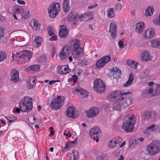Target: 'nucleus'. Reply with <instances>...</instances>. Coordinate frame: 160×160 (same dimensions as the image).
I'll return each instance as SVG.
<instances>
[{
    "label": "nucleus",
    "mask_w": 160,
    "mask_h": 160,
    "mask_svg": "<svg viewBox=\"0 0 160 160\" xmlns=\"http://www.w3.org/2000/svg\"><path fill=\"white\" fill-rule=\"evenodd\" d=\"M71 50L73 58L79 59L84 55L83 49L80 47V41L77 39H72L71 42Z\"/></svg>",
    "instance_id": "obj_1"
},
{
    "label": "nucleus",
    "mask_w": 160,
    "mask_h": 160,
    "mask_svg": "<svg viewBox=\"0 0 160 160\" xmlns=\"http://www.w3.org/2000/svg\"><path fill=\"white\" fill-rule=\"evenodd\" d=\"M20 108H17L16 111L19 113L20 111L25 112L31 110L33 108L32 99L29 97L25 96L21 99L19 103Z\"/></svg>",
    "instance_id": "obj_2"
},
{
    "label": "nucleus",
    "mask_w": 160,
    "mask_h": 160,
    "mask_svg": "<svg viewBox=\"0 0 160 160\" xmlns=\"http://www.w3.org/2000/svg\"><path fill=\"white\" fill-rule=\"evenodd\" d=\"M32 52L30 50H23L16 53L13 57L14 60L25 63L29 61L32 57Z\"/></svg>",
    "instance_id": "obj_3"
},
{
    "label": "nucleus",
    "mask_w": 160,
    "mask_h": 160,
    "mask_svg": "<svg viewBox=\"0 0 160 160\" xmlns=\"http://www.w3.org/2000/svg\"><path fill=\"white\" fill-rule=\"evenodd\" d=\"M129 99H126L124 97L120 96L115 101L113 104V108L115 110H120L122 108H124L128 107L130 104Z\"/></svg>",
    "instance_id": "obj_4"
},
{
    "label": "nucleus",
    "mask_w": 160,
    "mask_h": 160,
    "mask_svg": "<svg viewBox=\"0 0 160 160\" xmlns=\"http://www.w3.org/2000/svg\"><path fill=\"white\" fill-rule=\"evenodd\" d=\"M160 151V142L154 140L148 144L147 147V154L153 155Z\"/></svg>",
    "instance_id": "obj_5"
},
{
    "label": "nucleus",
    "mask_w": 160,
    "mask_h": 160,
    "mask_svg": "<svg viewBox=\"0 0 160 160\" xmlns=\"http://www.w3.org/2000/svg\"><path fill=\"white\" fill-rule=\"evenodd\" d=\"M65 98H62L60 96H58L57 98H52L50 106L52 109L58 110L63 105Z\"/></svg>",
    "instance_id": "obj_6"
},
{
    "label": "nucleus",
    "mask_w": 160,
    "mask_h": 160,
    "mask_svg": "<svg viewBox=\"0 0 160 160\" xmlns=\"http://www.w3.org/2000/svg\"><path fill=\"white\" fill-rule=\"evenodd\" d=\"M61 7L59 4L54 2L51 3L48 8V12L51 18H55L61 11Z\"/></svg>",
    "instance_id": "obj_7"
},
{
    "label": "nucleus",
    "mask_w": 160,
    "mask_h": 160,
    "mask_svg": "<svg viewBox=\"0 0 160 160\" xmlns=\"http://www.w3.org/2000/svg\"><path fill=\"white\" fill-rule=\"evenodd\" d=\"M93 88L97 92L102 93L106 90V86L104 82L100 79L96 78L94 80Z\"/></svg>",
    "instance_id": "obj_8"
},
{
    "label": "nucleus",
    "mask_w": 160,
    "mask_h": 160,
    "mask_svg": "<svg viewBox=\"0 0 160 160\" xmlns=\"http://www.w3.org/2000/svg\"><path fill=\"white\" fill-rule=\"evenodd\" d=\"M111 57L108 55L105 56L99 59L96 62V66L97 68H102L107 63L111 60Z\"/></svg>",
    "instance_id": "obj_9"
},
{
    "label": "nucleus",
    "mask_w": 160,
    "mask_h": 160,
    "mask_svg": "<svg viewBox=\"0 0 160 160\" xmlns=\"http://www.w3.org/2000/svg\"><path fill=\"white\" fill-rule=\"evenodd\" d=\"M100 112L99 109L96 107H93L90 108L88 110L86 114L87 116L90 118H93L97 116Z\"/></svg>",
    "instance_id": "obj_10"
},
{
    "label": "nucleus",
    "mask_w": 160,
    "mask_h": 160,
    "mask_svg": "<svg viewBox=\"0 0 160 160\" xmlns=\"http://www.w3.org/2000/svg\"><path fill=\"white\" fill-rule=\"evenodd\" d=\"M71 50L69 47L65 46L62 48V50L59 53V57L62 60H64L69 55Z\"/></svg>",
    "instance_id": "obj_11"
},
{
    "label": "nucleus",
    "mask_w": 160,
    "mask_h": 160,
    "mask_svg": "<svg viewBox=\"0 0 160 160\" xmlns=\"http://www.w3.org/2000/svg\"><path fill=\"white\" fill-rule=\"evenodd\" d=\"M78 14L75 11L71 12L68 16L69 22L73 23L75 25L76 22L78 20Z\"/></svg>",
    "instance_id": "obj_12"
},
{
    "label": "nucleus",
    "mask_w": 160,
    "mask_h": 160,
    "mask_svg": "<svg viewBox=\"0 0 160 160\" xmlns=\"http://www.w3.org/2000/svg\"><path fill=\"white\" fill-rule=\"evenodd\" d=\"M19 72L17 70L13 69L11 70V80L14 82H18L19 80Z\"/></svg>",
    "instance_id": "obj_13"
},
{
    "label": "nucleus",
    "mask_w": 160,
    "mask_h": 160,
    "mask_svg": "<svg viewBox=\"0 0 160 160\" xmlns=\"http://www.w3.org/2000/svg\"><path fill=\"white\" fill-rule=\"evenodd\" d=\"M57 71L58 73L66 74L70 72V69L68 65H62L61 66L58 67Z\"/></svg>",
    "instance_id": "obj_14"
},
{
    "label": "nucleus",
    "mask_w": 160,
    "mask_h": 160,
    "mask_svg": "<svg viewBox=\"0 0 160 160\" xmlns=\"http://www.w3.org/2000/svg\"><path fill=\"white\" fill-rule=\"evenodd\" d=\"M66 115L69 118H76L77 116L75 113V109L74 107H68L66 112Z\"/></svg>",
    "instance_id": "obj_15"
},
{
    "label": "nucleus",
    "mask_w": 160,
    "mask_h": 160,
    "mask_svg": "<svg viewBox=\"0 0 160 160\" xmlns=\"http://www.w3.org/2000/svg\"><path fill=\"white\" fill-rule=\"evenodd\" d=\"M110 75L113 76L114 78H119L121 75V71L118 67L112 68L110 72Z\"/></svg>",
    "instance_id": "obj_16"
},
{
    "label": "nucleus",
    "mask_w": 160,
    "mask_h": 160,
    "mask_svg": "<svg viewBox=\"0 0 160 160\" xmlns=\"http://www.w3.org/2000/svg\"><path fill=\"white\" fill-rule=\"evenodd\" d=\"M122 127V128L126 132H132L133 131L134 128V126L125 121L123 122Z\"/></svg>",
    "instance_id": "obj_17"
},
{
    "label": "nucleus",
    "mask_w": 160,
    "mask_h": 160,
    "mask_svg": "<svg viewBox=\"0 0 160 160\" xmlns=\"http://www.w3.org/2000/svg\"><path fill=\"white\" fill-rule=\"evenodd\" d=\"M131 93L129 92V91H128L127 92H119L115 91L113 92L109 96V97L111 98V99L112 98L113 99H115L117 97H118L119 94L120 95V96L119 97L120 98V96L122 97V96L124 95H128Z\"/></svg>",
    "instance_id": "obj_18"
},
{
    "label": "nucleus",
    "mask_w": 160,
    "mask_h": 160,
    "mask_svg": "<svg viewBox=\"0 0 160 160\" xmlns=\"http://www.w3.org/2000/svg\"><path fill=\"white\" fill-rule=\"evenodd\" d=\"M73 91L79 92L80 96L82 98H86L88 96L87 91L80 87L74 88L73 89Z\"/></svg>",
    "instance_id": "obj_19"
},
{
    "label": "nucleus",
    "mask_w": 160,
    "mask_h": 160,
    "mask_svg": "<svg viewBox=\"0 0 160 160\" xmlns=\"http://www.w3.org/2000/svg\"><path fill=\"white\" fill-rule=\"evenodd\" d=\"M154 34V31L153 29L149 28L143 33V37L146 39H150L153 37Z\"/></svg>",
    "instance_id": "obj_20"
},
{
    "label": "nucleus",
    "mask_w": 160,
    "mask_h": 160,
    "mask_svg": "<svg viewBox=\"0 0 160 160\" xmlns=\"http://www.w3.org/2000/svg\"><path fill=\"white\" fill-rule=\"evenodd\" d=\"M125 121L134 126L136 124V118L133 114L129 115L125 118Z\"/></svg>",
    "instance_id": "obj_21"
},
{
    "label": "nucleus",
    "mask_w": 160,
    "mask_h": 160,
    "mask_svg": "<svg viewBox=\"0 0 160 160\" xmlns=\"http://www.w3.org/2000/svg\"><path fill=\"white\" fill-rule=\"evenodd\" d=\"M109 32L113 38H114L116 37L117 26L115 22H112L110 24Z\"/></svg>",
    "instance_id": "obj_22"
},
{
    "label": "nucleus",
    "mask_w": 160,
    "mask_h": 160,
    "mask_svg": "<svg viewBox=\"0 0 160 160\" xmlns=\"http://www.w3.org/2000/svg\"><path fill=\"white\" fill-rule=\"evenodd\" d=\"M151 89L153 96L160 94V84H154Z\"/></svg>",
    "instance_id": "obj_23"
},
{
    "label": "nucleus",
    "mask_w": 160,
    "mask_h": 160,
    "mask_svg": "<svg viewBox=\"0 0 160 160\" xmlns=\"http://www.w3.org/2000/svg\"><path fill=\"white\" fill-rule=\"evenodd\" d=\"M68 34V30L65 26H61L59 32V36L61 38H65Z\"/></svg>",
    "instance_id": "obj_24"
},
{
    "label": "nucleus",
    "mask_w": 160,
    "mask_h": 160,
    "mask_svg": "<svg viewBox=\"0 0 160 160\" xmlns=\"http://www.w3.org/2000/svg\"><path fill=\"white\" fill-rule=\"evenodd\" d=\"M101 133L100 129L96 127L92 128L89 132V135L90 136H94L95 135L98 136L99 134Z\"/></svg>",
    "instance_id": "obj_25"
},
{
    "label": "nucleus",
    "mask_w": 160,
    "mask_h": 160,
    "mask_svg": "<svg viewBox=\"0 0 160 160\" xmlns=\"http://www.w3.org/2000/svg\"><path fill=\"white\" fill-rule=\"evenodd\" d=\"M12 10L15 13L18 15L21 14L24 12V9L21 6H15L12 7Z\"/></svg>",
    "instance_id": "obj_26"
},
{
    "label": "nucleus",
    "mask_w": 160,
    "mask_h": 160,
    "mask_svg": "<svg viewBox=\"0 0 160 160\" xmlns=\"http://www.w3.org/2000/svg\"><path fill=\"white\" fill-rule=\"evenodd\" d=\"M30 26L32 28L33 31L39 30L40 26L38 21L36 20L32 21L30 23Z\"/></svg>",
    "instance_id": "obj_27"
},
{
    "label": "nucleus",
    "mask_w": 160,
    "mask_h": 160,
    "mask_svg": "<svg viewBox=\"0 0 160 160\" xmlns=\"http://www.w3.org/2000/svg\"><path fill=\"white\" fill-rule=\"evenodd\" d=\"M141 58L144 61H147L151 59L150 54L148 51H144L142 53Z\"/></svg>",
    "instance_id": "obj_28"
},
{
    "label": "nucleus",
    "mask_w": 160,
    "mask_h": 160,
    "mask_svg": "<svg viewBox=\"0 0 160 160\" xmlns=\"http://www.w3.org/2000/svg\"><path fill=\"white\" fill-rule=\"evenodd\" d=\"M144 28V23L142 22L138 23L136 25V31L139 33H141Z\"/></svg>",
    "instance_id": "obj_29"
},
{
    "label": "nucleus",
    "mask_w": 160,
    "mask_h": 160,
    "mask_svg": "<svg viewBox=\"0 0 160 160\" xmlns=\"http://www.w3.org/2000/svg\"><path fill=\"white\" fill-rule=\"evenodd\" d=\"M142 95L143 97H145L153 96L151 88L143 90L142 92Z\"/></svg>",
    "instance_id": "obj_30"
},
{
    "label": "nucleus",
    "mask_w": 160,
    "mask_h": 160,
    "mask_svg": "<svg viewBox=\"0 0 160 160\" xmlns=\"http://www.w3.org/2000/svg\"><path fill=\"white\" fill-rule=\"evenodd\" d=\"M40 69V67L39 65H34L27 67L26 68V71H28L31 70L32 71L38 72Z\"/></svg>",
    "instance_id": "obj_31"
},
{
    "label": "nucleus",
    "mask_w": 160,
    "mask_h": 160,
    "mask_svg": "<svg viewBox=\"0 0 160 160\" xmlns=\"http://www.w3.org/2000/svg\"><path fill=\"white\" fill-rule=\"evenodd\" d=\"M118 142L117 139H112L108 143V145L110 148H112L115 147Z\"/></svg>",
    "instance_id": "obj_32"
},
{
    "label": "nucleus",
    "mask_w": 160,
    "mask_h": 160,
    "mask_svg": "<svg viewBox=\"0 0 160 160\" xmlns=\"http://www.w3.org/2000/svg\"><path fill=\"white\" fill-rule=\"evenodd\" d=\"M150 45L152 47L158 48L160 47V40L157 39L152 40L150 42Z\"/></svg>",
    "instance_id": "obj_33"
},
{
    "label": "nucleus",
    "mask_w": 160,
    "mask_h": 160,
    "mask_svg": "<svg viewBox=\"0 0 160 160\" xmlns=\"http://www.w3.org/2000/svg\"><path fill=\"white\" fill-rule=\"evenodd\" d=\"M69 0H63V8L64 11L65 12H67L69 10L70 7L68 5Z\"/></svg>",
    "instance_id": "obj_34"
},
{
    "label": "nucleus",
    "mask_w": 160,
    "mask_h": 160,
    "mask_svg": "<svg viewBox=\"0 0 160 160\" xmlns=\"http://www.w3.org/2000/svg\"><path fill=\"white\" fill-rule=\"evenodd\" d=\"M79 153L77 150H73L72 156L69 160H77L79 157Z\"/></svg>",
    "instance_id": "obj_35"
},
{
    "label": "nucleus",
    "mask_w": 160,
    "mask_h": 160,
    "mask_svg": "<svg viewBox=\"0 0 160 160\" xmlns=\"http://www.w3.org/2000/svg\"><path fill=\"white\" fill-rule=\"evenodd\" d=\"M42 39L39 36L36 37L34 39V43L37 47H39L42 42Z\"/></svg>",
    "instance_id": "obj_36"
},
{
    "label": "nucleus",
    "mask_w": 160,
    "mask_h": 160,
    "mask_svg": "<svg viewBox=\"0 0 160 160\" xmlns=\"http://www.w3.org/2000/svg\"><path fill=\"white\" fill-rule=\"evenodd\" d=\"M134 79V76L132 73H130L129 75V78L128 81L124 84V87H128L132 83Z\"/></svg>",
    "instance_id": "obj_37"
},
{
    "label": "nucleus",
    "mask_w": 160,
    "mask_h": 160,
    "mask_svg": "<svg viewBox=\"0 0 160 160\" xmlns=\"http://www.w3.org/2000/svg\"><path fill=\"white\" fill-rule=\"evenodd\" d=\"M154 10L153 7L149 6L148 7L145 11V15L147 16H150L153 13Z\"/></svg>",
    "instance_id": "obj_38"
},
{
    "label": "nucleus",
    "mask_w": 160,
    "mask_h": 160,
    "mask_svg": "<svg viewBox=\"0 0 160 160\" xmlns=\"http://www.w3.org/2000/svg\"><path fill=\"white\" fill-rule=\"evenodd\" d=\"M107 17L109 18H111L114 17V13L113 12V9L112 8H109L107 10Z\"/></svg>",
    "instance_id": "obj_39"
},
{
    "label": "nucleus",
    "mask_w": 160,
    "mask_h": 160,
    "mask_svg": "<svg viewBox=\"0 0 160 160\" xmlns=\"http://www.w3.org/2000/svg\"><path fill=\"white\" fill-rule=\"evenodd\" d=\"M142 118L145 120H148L151 118V113L149 111H146L144 112Z\"/></svg>",
    "instance_id": "obj_40"
},
{
    "label": "nucleus",
    "mask_w": 160,
    "mask_h": 160,
    "mask_svg": "<svg viewBox=\"0 0 160 160\" xmlns=\"http://www.w3.org/2000/svg\"><path fill=\"white\" fill-rule=\"evenodd\" d=\"M84 14L85 21H88L92 19L93 18L92 12H88L87 13H85Z\"/></svg>",
    "instance_id": "obj_41"
},
{
    "label": "nucleus",
    "mask_w": 160,
    "mask_h": 160,
    "mask_svg": "<svg viewBox=\"0 0 160 160\" xmlns=\"http://www.w3.org/2000/svg\"><path fill=\"white\" fill-rule=\"evenodd\" d=\"M155 126L154 124H153L151 126L147 127L145 131V133H148L151 132H153L155 129Z\"/></svg>",
    "instance_id": "obj_42"
},
{
    "label": "nucleus",
    "mask_w": 160,
    "mask_h": 160,
    "mask_svg": "<svg viewBox=\"0 0 160 160\" xmlns=\"http://www.w3.org/2000/svg\"><path fill=\"white\" fill-rule=\"evenodd\" d=\"M149 73V71L148 69H145L141 73V75L142 78H145L148 76Z\"/></svg>",
    "instance_id": "obj_43"
},
{
    "label": "nucleus",
    "mask_w": 160,
    "mask_h": 160,
    "mask_svg": "<svg viewBox=\"0 0 160 160\" xmlns=\"http://www.w3.org/2000/svg\"><path fill=\"white\" fill-rule=\"evenodd\" d=\"M7 57V55L4 51L0 52V62L3 61Z\"/></svg>",
    "instance_id": "obj_44"
},
{
    "label": "nucleus",
    "mask_w": 160,
    "mask_h": 160,
    "mask_svg": "<svg viewBox=\"0 0 160 160\" xmlns=\"http://www.w3.org/2000/svg\"><path fill=\"white\" fill-rule=\"evenodd\" d=\"M22 17L21 18L22 21L25 20L27 18H28L30 17L29 14V11H26L25 13L22 16Z\"/></svg>",
    "instance_id": "obj_45"
},
{
    "label": "nucleus",
    "mask_w": 160,
    "mask_h": 160,
    "mask_svg": "<svg viewBox=\"0 0 160 160\" xmlns=\"http://www.w3.org/2000/svg\"><path fill=\"white\" fill-rule=\"evenodd\" d=\"M129 66H131L132 68L137 69V67L138 65V63L134 61H132L128 64Z\"/></svg>",
    "instance_id": "obj_46"
},
{
    "label": "nucleus",
    "mask_w": 160,
    "mask_h": 160,
    "mask_svg": "<svg viewBox=\"0 0 160 160\" xmlns=\"http://www.w3.org/2000/svg\"><path fill=\"white\" fill-rule=\"evenodd\" d=\"M48 34L50 36H52L54 35L52 27L51 26H48L47 28Z\"/></svg>",
    "instance_id": "obj_47"
},
{
    "label": "nucleus",
    "mask_w": 160,
    "mask_h": 160,
    "mask_svg": "<svg viewBox=\"0 0 160 160\" xmlns=\"http://www.w3.org/2000/svg\"><path fill=\"white\" fill-rule=\"evenodd\" d=\"M46 57L45 55H42L39 58V60L41 62H45L47 60Z\"/></svg>",
    "instance_id": "obj_48"
},
{
    "label": "nucleus",
    "mask_w": 160,
    "mask_h": 160,
    "mask_svg": "<svg viewBox=\"0 0 160 160\" xmlns=\"http://www.w3.org/2000/svg\"><path fill=\"white\" fill-rule=\"evenodd\" d=\"M27 86L29 89L35 87L33 84L31 83L29 81L27 82Z\"/></svg>",
    "instance_id": "obj_49"
},
{
    "label": "nucleus",
    "mask_w": 160,
    "mask_h": 160,
    "mask_svg": "<svg viewBox=\"0 0 160 160\" xmlns=\"http://www.w3.org/2000/svg\"><path fill=\"white\" fill-rule=\"evenodd\" d=\"M78 77L76 75H73L72 76L71 79L74 82H76L78 80Z\"/></svg>",
    "instance_id": "obj_50"
},
{
    "label": "nucleus",
    "mask_w": 160,
    "mask_h": 160,
    "mask_svg": "<svg viewBox=\"0 0 160 160\" xmlns=\"http://www.w3.org/2000/svg\"><path fill=\"white\" fill-rule=\"evenodd\" d=\"M116 10H121L122 8V5L120 3H118L116 5Z\"/></svg>",
    "instance_id": "obj_51"
},
{
    "label": "nucleus",
    "mask_w": 160,
    "mask_h": 160,
    "mask_svg": "<svg viewBox=\"0 0 160 160\" xmlns=\"http://www.w3.org/2000/svg\"><path fill=\"white\" fill-rule=\"evenodd\" d=\"M144 140V138H138L137 139H134V141L135 142L137 143L136 144H138L139 143L138 141L142 142Z\"/></svg>",
    "instance_id": "obj_52"
},
{
    "label": "nucleus",
    "mask_w": 160,
    "mask_h": 160,
    "mask_svg": "<svg viewBox=\"0 0 160 160\" xmlns=\"http://www.w3.org/2000/svg\"><path fill=\"white\" fill-rule=\"evenodd\" d=\"M118 45L120 48H122L124 47V43L122 41H120L118 43Z\"/></svg>",
    "instance_id": "obj_53"
},
{
    "label": "nucleus",
    "mask_w": 160,
    "mask_h": 160,
    "mask_svg": "<svg viewBox=\"0 0 160 160\" xmlns=\"http://www.w3.org/2000/svg\"><path fill=\"white\" fill-rule=\"evenodd\" d=\"M71 143L69 142H67L65 145V149H68L69 147H72Z\"/></svg>",
    "instance_id": "obj_54"
},
{
    "label": "nucleus",
    "mask_w": 160,
    "mask_h": 160,
    "mask_svg": "<svg viewBox=\"0 0 160 160\" xmlns=\"http://www.w3.org/2000/svg\"><path fill=\"white\" fill-rule=\"evenodd\" d=\"M52 36V37L49 38V40L50 41H52L57 40V36L56 35H55L54 34V35H53Z\"/></svg>",
    "instance_id": "obj_55"
},
{
    "label": "nucleus",
    "mask_w": 160,
    "mask_h": 160,
    "mask_svg": "<svg viewBox=\"0 0 160 160\" xmlns=\"http://www.w3.org/2000/svg\"><path fill=\"white\" fill-rule=\"evenodd\" d=\"M97 6H98V5L97 3H94L92 4L89 6L88 7V8L89 9H92V8H94L97 7Z\"/></svg>",
    "instance_id": "obj_56"
},
{
    "label": "nucleus",
    "mask_w": 160,
    "mask_h": 160,
    "mask_svg": "<svg viewBox=\"0 0 160 160\" xmlns=\"http://www.w3.org/2000/svg\"><path fill=\"white\" fill-rule=\"evenodd\" d=\"M29 81L32 84H33L34 86H35V82L36 81L35 79L33 78H30L29 80Z\"/></svg>",
    "instance_id": "obj_57"
},
{
    "label": "nucleus",
    "mask_w": 160,
    "mask_h": 160,
    "mask_svg": "<svg viewBox=\"0 0 160 160\" xmlns=\"http://www.w3.org/2000/svg\"><path fill=\"white\" fill-rule=\"evenodd\" d=\"M79 19L81 21H85V14L79 16Z\"/></svg>",
    "instance_id": "obj_58"
},
{
    "label": "nucleus",
    "mask_w": 160,
    "mask_h": 160,
    "mask_svg": "<svg viewBox=\"0 0 160 160\" xmlns=\"http://www.w3.org/2000/svg\"><path fill=\"white\" fill-rule=\"evenodd\" d=\"M4 35V31L3 30L0 28V39Z\"/></svg>",
    "instance_id": "obj_59"
},
{
    "label": "nucleus",
    "mask_w": 160,
    "mask_h": 160,
    "mask_svg": "<svg viewBox=\"0 0 160 160\" xmlns=\"http://www.w3.org/2000/svg\"><path fill=\"white\" fill-rule=\"evenodd\" d=\"M98 136H97V135H95V136H93V140H95L96 142H98L99 141V139H98Z\"/></svg>",
    "instance_id": "obj_60"
},
{
    "label": "nucleus",
    "mask_w": 160,
    "mask_h": 160,
    "mask_svg": "<svg viewBox=\"0 0 160 160\" xmlns=\"http://www.w3.org/2000/svg\"><path fill=\"white\" fill-rule=\"evenodd\" d=\"M17 2L18 3L20 4L24 5L25 4V2L22 0H18Z\"/></svg>",
    "instance_id": "obj_61"
},
{
    "label": "nucleus",
    "mask_w": 160,
    "mask_h": 160,
    "mask_svg": "<svg viewBox=\"0 0 160 160\" xmlns=\"http://www.w3.org/2000/svg\"><path fill=\"white\" fill-rule=\"evenodd\" d=\"M114 139H117L118 143H119L122 141V138L121 137H118L116 138H114Z\"/></svg>",
    "instance_id": "obj_62"
},
{
    "label": "nucleus",
    "mask_w": 160,
    "mask_h": 160,
    "mask_svg": "<svg viewBox=\"0 0 160 160\" xmlns=\"http://www.w3.org/2000/svg\"><path fill=\"white\" fill-rule=\"evenodd\" d=\"M58 80H52L49 82V84L50 85H52L53 83H55L58 82Z\"/></svg>",
    "instance_id": "obj_63"
},
{
    "label": "nucleus",
    "mask_w": 160,
    "mask_h": 160,
    "mask_svg": "<svg viewBox=\"0 0 160 160\" xmlns=\"http://www.w3.org/2000/svg\"><path fill=\"white\" fill-rule=\"evenodd\" d=\"M64 134L66 135L68 138L70 137L71 136V134L69 132H68L66 133L64 132Z\"/></svg>",
    "instance_id": "obj_64"
}]
</instances>
